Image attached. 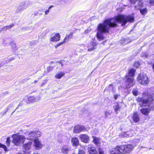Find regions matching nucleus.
Instances as JSON below:
<instances>
[{"label":"nucleus","mask_w":154,"mask_h":154,"mask_svg":"<svg viewBox=\"0 0 154 154\" xmlns=\"http://www.w3.org/2000/svg\"><path fill=\"white\" fill-rule=\"evenodd\" d=\"M70 150L71 147L67 145L62 146L59 149L60 152L63 154H67Z\"/></svg>","instance_id":"nucleus-6"},{"label":"nucleus","mask_w":154,"mask_h":154,"mask_svg":"<svg viewBox=\"0 0 154 154\" xmlns=\"http://www.w3.org/2000/svg\"><path fill=\"white\" fill-rule=\"evenodd\" d=\"M97 44L96 43L92 42L90 43V45H89L88 46V51H93L94 49L96 48V46Z\"/></svg>","instance_id":"nucleus-19"},{"label":"nucleus","mask_w":154,"mask_h":154,"mask_svg":"<svg viewBox=\"0 0 154 154\" xmlns=\"http://www.w3.org/2000/svg\"><path fill=\"white\" fill-rule=\"evenodd\" d=\"M142 57H144L145 58L147 57L148 56V54L146 53H143L142 55Z\"/></svg>","instance_id":"nucleus-41"},{"label":"nucleus","mask_w":154,"mask_h":154,"mask_svg":"<svg viewBox=\"0 0 154 154\" xmlns=\"http://www.w3.org/2000/svg\"><path fill=\"white\" fill-rule=\"evenodd\" d=\"M140 64L139 62H136L134 64V66L137 68H138L140 66Z\"/></svg>","instance_id":"nucleus-42"},{"label":"nucleus","mask_w":154,"mask_h":154,"mask_svg":"<svg viewBox=\"0 0 154 154\" xmlns=\"http://www.w3.org/2000/svg\"><path fill=\"white\" fill-rule=\"evenodd\" d=\"M65 75L64 72H57L55 75V77L57 79H60Z\"/></svg>","instance_id":"nucleus-25"},{"label":"nucleus","mask_w":154,"mask_h":154,"mask_svg":"<svg viewBox=\"0 0 154 154\" xmlns=\"http://www.w3.org/2000/svg\"><path fill=\"white\" fill-rule=\"evenodd\" d=\"M40 99V97H38L30 96L28 98V100L29 102L32 103L38 101Z\"/></svg>","instance_id":"nucleus-14"},{"label":"nucleus","mask_w":154,"mask_h":154,"mask_svg":"<svg viewBox=\"0 0 154 154\" xmlns=\"http://www.w3.org/2000/svg\"><path fill=\"white\" fill-rule=\"evenodd\" d=\"M149 4L150 6L152 5L154 6V0H150L149 1Z\"/></svg>","instance_id":"nucleus-38"},{"label":"nucleus","mask_w":154,"mask_h":154,"mask_svg":"<svg viewBox=\"0 0 154 154\" xmlns=\"http://www.w3.org/2000/svg\"><path fill=\"white\" fill-rule=\"evenodd\" d=\"M138 82L143 85H146L149 82L148 78L146 75L140 73L138 76Z\"/></svg>","instance_id":"nucleus-5"},{"label":"nucleus","mask_w":154,"mask_h":154,"mask_svg":"<svg viewBox=\"0 0 154 154\" xmlns=\"http://www.w3.org/2000/svg\"><path fill=\"white\" fill-rule=\"evenodd\" d=\"M88 32V29H86L84 33H85V34H86Z\"/></svg>","instance_id":"nucleus-45"},{"label":"nucleus","mask_w":154,"mask_h":154,"mask_svg":"<svg viewBox=\"0 0 154 154\" xmlns=\"http://www.w3.org/2000/svg\"><path fill=\"white\" fill-rule=\"evenodd\" d=\"M88 151L89 154H97L96 148L93 146H90L88 148Z\"/></svg>","instance_id":"nucleus-15"},{"label":"nucleus","mask_w":154,"mask_h":154,"mask_svg":"<svg viewBox=\"0 0 154 154\" xmlns=\"http://www.w3.org/2000/svg\"><path fill=\"white\" fill-rule=\"evenodd\" d=\"M14 26V25L12 24L11 25H9V26H4L1 29L0 31L4 30H6L8 29L11 28L13 26Z\"/></svg>","instance_id":"nucleus-26"},{"label":"nucleus","mask_w":154,"mask_h":154,"mask_svg":"<svg viewBox=\"0 0 154 154\" xmlns=\"http://www.w3.org/2000/svg\"><path fill=\"white\" fill-rule=\"evenodd\" d=\"M150 109L148 108H143L140 110L142 113L145 115H148L150 112Z\"/></svg>","instance_id":"nucleus-22"},{"label":"nucleus","mask_w":154,"mask_h":154,"mask_svg":"<svg viewBox=\"0 0 154 154\" xmlns=\"http://www.w3.org/2000/svg\"><path fill=\"white\" fill-rule=\"evenodd\" d=\"M152 96H151V98L150 99V100H152V101L151 102L150 104H149V101H148L146 100H142V102H143V104L147 103L148 105V106L149 107H151L152 106L154 105V103H153L154 101L153 100V99L152 98Z\"/></svg>","instance_id":"nucleus-20"},{"label":"nucleus","mask_w":154,"mask_h":154,"mask_svg":"<svg viewBox=\"0 0 154 154\" xmlns=\"http://www.w3.org/2000/svg\"><path fill=\"white\" fill-rule=\"evenodd\" d=\"M135 70L134 69H131L129 70V75L131 77H133L134 75Z\"/></svg>","instance_id":"nucleus-27"},{"label":"nucleus","mask_w":154,"mask_h":154,"mask_svg":"<svg viewBox=\"0 0 154 154\" xmlns=\"http://www.w3.org/2000/svg\"><path fill=\"white\" fill-rule=\"evenodd\" d=\"M0 147L3 148L5 151H7V148L6 146L2 144L1 143H0Z\"/></svg>","instance_id":"nucleus-34"},{"label":"nucleus","mask_w":154,"mask_h":154,"mask_svg":"<svg viewBox=\"0 0 154 154\" xmlns=\"http://www.w3.org/2000/svg\"><path fill=\"white\" fill-rule=\"evenodd\" d=\"M34 146L38 149H42L43 147L42 144L37 137L35 138L34 141Z\"/></svg>","instance_id":"nucleus-10"},{"label":"nucleus","mask_w":154,"mask_h":154,"mask_svg":"<svg viewBox=\"0 0 154 154\" xmlns=\"http://www.w3.org/2000/svg\"><path fill=\"white\" fill-rule=\"evenodd\" d=\"M60 64H61V62H60Z\"/></svg>","instance_id":"nucleus-50"},{"label":"nucleus","mask_w":154,"mask_h":154,"mask_svg":"<svg viewBox=\"0 0 154 154\" xmlns=\"http://www.w3.org/2000/svg\"><path fill=\"white\" fill-rule=\"evenodd\" d=\"M60 35L59 33L56 34L54 37L51 38L50 41L52 42L57 41L60 40Z\"/></svg>","instance_id":"nucleus-16"},{"label":"nucleus","mask_w":154,"mask_h":154,"mask_svg":"<svg viewBox=\"0 0 154 154\" xmlns=\"http://www.w3.org/2000/svg\"><path fill=\"white\" fill-rule=\"evenodd\" d=\"M78 154H85V153L82 150H79Z\"/></svg>","instance_id":"nucleus-43"},{"label":"nucleus","mask_w":154,"mask_h":154,"mask_svg":"<svg viewBox=\"0 0 154 154\" xmlns=\"http://www.w3.org/2000/svg\"><path fill=\"white\" fill-rule=\"evenodd\" d=\"M16 49H17V47H16V45H15V50H16Z\"/></svg>","instance_id":"nucleus-49"},{"label":"nucleus","mask_w":154,"mask_h":154,"mask_svg":"<svg viewBox=\"0 0 154 154\" xmlns=\"http://www.w3.org/2000/svg\"><path fill=\"white\" fill-rule=\"evenodd\" d=\"M79 137L81 141L83 142L88 143L89 140V137L87 134H80Z\"/></svg>","instance_id":"nucleus-12"},{"label":"nucleus","mask_w":154,"mask_h":154,"mask_svg":"<svg viewBox=\"0 0 154 154\" xmlns=\"http://www.w3.org/2000/svg\"><path fill=\"white\" fill-rule=\"evenodd\" d=\"M126 87L127 88H130L134 85L135 82L132 78H128L126 81Z\"/></svg>","instance_id":"nucleus-7"},{"label":"nucleus","mask_w":154,"mask_h":154,"mask_svg":"<svg viewBox=\"0 0 154 154\" xmlns=\"http://www.w3.org/2000/svg\"><path fill=\"white\" fill-rule=\"evenodd\" d=\"M27 7L25 2H22L20 3L19 6L17 7L16 10L17 13L19 12L26 9Z\"/></svg>","instance_id":"nucleus-9"},{"label":"nucleus","mask_w":154,"mask_h":154,"mask_svg":"<svg viewBox=\"0 0 154 154\" xmlns=\"http://www.w3.org/2000/svg\"><path fill=\"white\" fill-rule=\"evenodd\" d=\"M10 143L11 141L10 140V137H9L7 138L6 141V144L8 146Z\"/></svg>","instance_id":"nucleus-36"},{"label":"nucleus","mask_w":154,"mask_h":154,"mask_svg":"<svg viewBox=\"0 0 154 154\" xmlns=\"http://www.w3.org/2000/svg\"><path fill=\"white\" fill-rule=\"evenodd\" d=\"M32 142L31 141H29L27 143L24 144L23 147L25 150L26 151L29 150L32 145Z\"/></svg>","instance_id":"nucleus-21"},{"label":"nucleus","mask_w":154,"mask_h":154,"mask_svg":"<svg viewBox=\"0 0 154 154\" xmlns=\"http://www.w3.org/2000/svg\"><path fill=\"white\" fill-rule=\"evenodd\" d=\"M139 116L137 112H135L134 113L133 116V120L135 122H137L139 121Z\"/></svg>","instance_id":"nucleus-18"},{"label":"nucleus","mask_w":154,"mask_h":154,"mask_svg":"<svg viewBox=\"0 0 154 154\" xmlns=\"http://www.w3.org/2000/svg\"><path fill=\"white\" fill-rule=\"evenodd\" d=\"M13 138V143L17 146H19L23 144L25 140V137L22 135L14 134L12 136Z\"/></svg>","instance_id":"nucleus-2"},{"label":"nucleus","mask_w":154,"mask_h":154,"mask_svg":"<svg viewBox=\"0 0 154 154\" xmlns=\"http://www.w3.org/2000/svg\"><path fill=\"white\" fill-rule=\"evenodd\" d=\"M37 82V81H35V83Z\"/></svg>","instance_id":"nucleus-47"},{"label":"nucleus","mask_w":154,"mask_h":154,"mask_svg":"<svg viewBox=\"0 0 154 154\" xmlns=\"http://www.w3.org/2000/svg\"><path fill=\"white\" fill-rule=\"evenodd\" d=\"M110 115V113L107 111H106L105 112V117L106 118L109 116Z\"/></svg>","instance_id":"nucleus-40"},{"label":"nucleus","mask_w":154,"mask_h":154,"mask_svg":"<svg viewBox=\"0 0 154 154\" xmlns=\"http://www.w3.org/2000/svg\"><path fill=\"white\" fill-rule=\"evenodd\" d=\"M73 35V33L71 32L68 35H66L65 38H64V42H68L71 39Z\"/></svg>","instance_id":"nucleus-24"},{"label":"nucleus","mask_w":154,"mask_h":154,"mask_svg":"<svg viewBox=\"0 0 154 154\" xmlns=\"http://www.w3.org/2000/svg\"><path fill=\"white\" fill-rule=\"evenodd\" d=\"M99 154H105L104 151L103 149L99 148L98 149Z\"/></svg>","instance_id":"nucleus-32"},{"label":"nucleus","mask_w":154,"mask_h":154,"mask_svg":"<svg viewBox=\"0 0 154 154\" xmlns=\"http://www.w3.org/2000/svg\"><path fill=\"white\" fill-rule=\"evenodd\" d=\"M110 154H122L120 146H117L115 148H112L110 150Z\"/></svg>","instance_id":"nucleus-8"},{"label":"nucleus","mask_w":154,"mask_h":154,"mask_svg":"<svg viewBox=\"0 0 154 154\" xmlns=\"http://www.w3.org/2000/svg\"><path fill=\"white\" fill-rule=\"evenodd\" d=\"M120 97L119 95L115 94L114 96V97L115 100H116L118 97Z\"/></svg>","instance_id":"nucleus-44"},{"label":"nucleus","mask_w":154,"mask_h":154,"mask_svg":"<svg viewBox=\"0 0 154 154\" xmlns=\"http://www.w3.org/2000/svg\"><path fill=\"white\" fill-rule=\"evenodd\" d=\"M85 128L83 126L77 125L75 127L74 129V132L75 133H79L81 131H85Z\"/></svg>","instance_id":"nucleus-11"},{"label":"nucleus","mask_w":154,"mask_h":154,"mask_svg":"<svg viewBox=\"0 0 154 154\" xmlns=\"http://www.w3.org/2000/svg\"><path fill=\"white\" fill-rule=\"evenodd\" d=\"M92 138L93 142L94 144L98 145L100 144V139L99 138L94 136H93Z\"/></svg>","instance_id":"nucleus-23"},{"label":"nucleus","mask_w":154,"mask_h":154,"mask_svg":"<svg viewBox=\"0 0 154 154\" xmlns=\"http://www.w3.org/2000/svg\"><path fill=\"white\" fill-rule=\"evenodd\" d=\"M134 20V16H128L120 14L115 17L112 19H108L104 21L103 23L99 24L97 26V37L99 41L104 39L103 34L105 33H108L110 28H113L117 26V23H122V26L125 25L127 22H133Z\"/></svg>","instance_id":"nucleus-1"},{"label":"nucleus","mask_w":154,"mask_h":154,"mask_svg":"<svg viewBox=\"0 0 154 154\" xmlns=\"http://www.w3.org/2000/svg\"><path fill=\"white\" fill-rule=\"evenodd\" d=\"M132 93L134 95L137 96L138 95V92L136 89H134L132 91Z\"/></svg>","instance_id":"nucleus-35"},{"label":"nucleus","mask_w":154,"mask_h":154,"mask_svg":"<svg viewBox=\"0 0 154 154\" xmlns=\"http://www.w3.org/2000/svg\"><path fill=\"white\" fill-rule=\"evenodd\" d=\"M132 134L131 133H129V132H127L125 133L124 134L122 135V137H127L131 136Z\"/></svg>","instance_id":"nucleus-29"},{"label":"nucleus","mask_w":154,"mask_h":154,"mask_svg":"<svg viewBox=\"0 0 154 154\" xmlns=\"http://www.w3.org/2000/svg\"><path fill=\"white\" fill-rule=\"evenodd\" d=\"M13 106V104L12 103H11L5 109V113L9 110L11 109V107Z\"/></svg>","instance_id":"nucleus-31"},{"label":"nucleus","mask_w":154,"mask_h":154,"mask_svg":"<svg viewBox=\"0 0 154 154\" xmlns=\"http://www.w3.org/2000/svg\"><path fill=\"white\" fill-rule=\"evenodd\" d=\"M113 108L115 111V112H117L118 111L120 108V107L119 105L117 104L116 105H115L113 106Z\"/></svg>","instance_id":"nucleus-28"},{"label":"nucleus","mask_w":154,"mask_h":154,"mask_svg":"<svg viewBox=\"0 0 154 154\" xmlns=\"http://www.w3.org/2000/svg\"><path fill=\"white\" fill-rule=\"evenodd\" d=\"M109 87H112V84H110L109 85Z\"/></svg>","instance_id":"nucleus-46"},{"label":"nucleus","mask_w":154,"mask_h":154,"mask_svg":"<svg viewBox=\"0 0 154 154\" xmlns=\"http://www.w3.org/2000/svg\"><path fill=\"white\" fill-rule=\"evenodd\" d=\"M54 7L53 5H51L48 8V9L45 11V15L48 14L49 12V10L50 9Z\"/></svg>","instance_id":"nucleus-33"},{"label":"nucleus","mask_w":154,"mask_h":154,"mask_svg":"<svg viewBox=\"0 0 154 154\" xmlns=\"http://www.w3.org/2000/svg\"><path fill=\"white\" fill-rule=\"evenodd\" d=\"M37 13H36V14H35V15H37Z\"/></svg>","instance_id":"nucleus-48"},{"label":"nucleus","mask_w":154,"mask_h":154,"mask_svg":"<svg viewBox=\"0 0 154 154\" xmlns=\"http://www.w3.org/2000/svg\"><path fill=\"white\" fill-rule=\"evenodd\" d=\"M65 42H64V40L63 42H60L58 44H57V45L56 46H55V47L56 48H57L58 47L60 46V45H61L63 44Z\"/></svg>","instance_id":"nucleus-39"},{"label":"nucleus","mask_w":154,"mask_h":154,"mask_svg":"<svg viewBox=\"0 0 154 154\" xmlns=\"http://www.w3.org/2000/svg\"><path fill=\"white\" fill-rule=\"evenodd\" d=\"M41 134V132L37 131L28 132L26 134V136H27V139L31 140H33L35 137H40Z\"/></svg>","instance_id":"nucleus-4"},{"label":"nucleus","mask_w":154,"mask_h":154,"mask_svg":"<svg viewBox=\"0 0 154 154\" xmlns=\"http://www.w3.org/2000/svg\"><path fill=\"white\" fill-rule=\"evenodd\" d=\"M132 3H134L136 2L138 3V5L135 6L137 9H139L140 8L143 6V3L142 2L143 0H129Z\"/></svg>","instance_id":"nucleus-13"},{"label":"nucleus","mask_w":154,"mask_h":154,"mask_svg":"<svg viewBox=\"0 0 154 154\" xmlns=\"http://www.w3.org/2000/svg\"><path fill=\"white\" fill-rule=\"evenodd\" d=\"M53 69L54 66H49L47 68V70L48 72L52 71Z\"/></svg>","instance_id":"nucleus-37"},{"label":"nucleus","mask_w":154,"mask_h":154,"mask_svg":"<svg viewBox=\"0 0 154 154\" xmlns=\"http://www.w3.org/2000/svg\"><path fill=\"white\" fill-rule=\"evenodd\" d=\"M140 13L143 15L145 14L147 12V10L146 8L140 10Z\"/></svg>","instance_id":"nucleus-30"},{"label":"nucleus","mask_w":154,"mask_h":154,"mask_svg":"<svg viewBox=\"0 0 154 154\" xmlns=\"http://www.w3.org/2000/svg\"><path fill=\"white\" fill-rule=\"evenodd\" d=\"M71 142L73 146H77L79 145V142L78 139L75 137H73L71 139Z\"/></svg>","instance_id":"nucleus-17"},{"label":"nucleus","mask_w":154,"mask_h":154,"mask_svg":"<svg viewBox=\"0 0 154 154\" xmlns=\"http://www.w3.org/2000/svg\"><path fill=\"white\" fill-rule=\"evenodd\" d=\"M134 147L131 144H127L120 146L122 154L130 153L133 149Z\"/></svg>","instance_id":"nucleus-3"}]
</instances>
